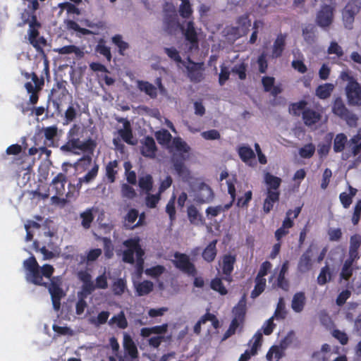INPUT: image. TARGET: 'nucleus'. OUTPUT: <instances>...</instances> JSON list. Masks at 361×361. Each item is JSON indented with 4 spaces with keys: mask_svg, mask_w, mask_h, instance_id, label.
I'll list each match as a JSON object with an SVG mask.
<instances>
[{
    "mask_svg": "<svg viewBox=\"0 0 361 361\" xmlns=\"http://www.w3.org/2000/svg\"><path fill=\"white\" fill-rule=\"evenodd\" d=\"M266 282H267L266 279H260V278L255 277V285L254 289L251 292V295H250L252 298H257L259 295H260L264 292V290H265V288H266Z\"/></svg>",
    "mask_w": 361,
    "mask_h": 361,
    "instance_id": "obj_36",
    "label": "nucleus"
},
{
    "mask_svg": "<svg viewBox=\"0 0 361 361\" xmlns=\"http://www.w3.org/2000/svg\"><path fill=\"white\" fill-rule=\"evenodd\" d=\"M67 178L65 174L59 173L52 180L50 187L51 190L54 192L52 200L54 201H59L61 199L59 196H62L65 192V184Z\"/></svg>",
    "mask_w": 361,
    "mask_h": 361,
    "instance_id": "obj_8",
    "label": "nucleus"
},
{
    "mask_svg": "<svg viewBox=\"0 0 361 361\" xmlns=\"http://www.w3.org/2000/svg\"><path fill=\"white\" fill-rule=\"evenodd\" d=\"M233 313L234 315L233 318L245 321L246 314L245 303L243 301H240L238 305L233 307Z\"/></svg>",
    "mask_w": 361,
    "mask_h": 361,
    "instance_id": "obj_50",
    "label": "nucleus"
},
{
    "mask_svg": "<svg viewBox=\"0 0 361 361\" xmlns=\"http://www.w3.org/2000/svg\"><path fill=\"white\" fill-rule=\"evenodd\" d=\"M154 180L152 175L146 174L138 179V185L141 190L149 193L153 188Z\"/></svg>",
    "mask_w": 361,
    "mask_h": 361,
    "instance_id": "obj_30",
    "label": "nucleus"
},
{
    "mask_svg": "<svg viewBox=\"0 0 361 361\" xmlns=\"http://www.w3.org/2000/svg\"><path fill=\"white\" fill-rule=\"evenodd\" d=\"M188 218L194 225L203 224L204 221L197 209L194 205L188 206L187 209Z\"/></svg>",
    "mask_w": 361,
    "mask_h": 361,
    "instance_id": "obj_27",
    "label": "nucleus"
},
{
    "mask_svg": "<svg viewBox=\"0 0 361 361\" xmlns=\"http://www.w3.org/2000/svg\"><path fill=\"white\" fill-rule=\"evenodd\" d=\"M175 200L176 196L173 195L166 207V212L169 214L171 221L176 219Z\"/></svg>",
    "mask_w": 361,
    "mask_h": 361,
    "instance_id": "obj_63",
    "label": "nucleus"
},
{
    "mask_svg": "<svg viewBox=\"0 0 361 361\" xmlns=\"http://www.w3.org/2000/svg\"><path fill=\"white\" fill-rule=\"evenodd\" d=\"M32 80L34 84L31 82H27L25 84V87L27 92L30 94V104H36L39 99V92L42 90L44 81L43 78H39L35 73H32Z\"/></svg>",
    "mask_w": 361,
    "mask_h": 361,
    "instance_id": "obj_6",
    "label": "nucleus"
},
{
    "mask_svg": "<svg viewBox=\"0 0 361 361\" xmlns=\"http://www.w3.org/2000/svg\"><path fill=\"white\" fill-rule=\"evenodd\" d=\"M184 36L185 40L189 42L190 44V49H198L199 47V41L197 33L195 30L194 23L192 21H189L187 23V27L184 32Z\"/></svg>",
    "mask_w": 361,
    "mask_h": 361,
    "instance_id": "obj_14",
    "label": "nucleus"
},
{
    "mask_svg": "<svg viewBox=\"0 0 361 361\" xmlns=\"http://www.w3.org/2000/svg\"><path fill=\"white\" fill-rule=\"evenodd\" d=\"M179 13L181 17L183 18H188L192 13V9L190 1H182L180 8Z\"/></svg>",
    "mask_w": 361,
    "mask_h": 361,
    "instance_id": "obj_59",
    "label": "nucleus"
},
{
    "mask_svg": "<svg viewBox=\"0 0 361 361\" xmlns=\"http://www.w3.org/2000/svg\"><path fill=\"white\" fill-rule=\"evenodd\" d=\"M312 250L308 248L299 259L297 269L300 274H305L312 268Z\"/></svg>",
    "mask_w": 361,
    "mask_h": 361,
    "instance_id": "obj_13",
    "label": "nucleus"
},
{
    "mask_svg": "<svg viewBox=\"0 0 361 361\" xmlns=\"http://www.w3.org/2000/svg\"><path fill=\"white\" fill-rule=\"evenodd\" d=\"M174 257L173 264L177 269L189 276H195L197 274L195 264L190 261V258L186 254L176 252L174 254Z\"/></svg>",
    "mask_w": 361,
    "mask_h": 361,
    "instance_id": "obj_5",
    "label": "nucleus"
},
{
    "mask_svg": "<svg viewBox=\"0 0 361 361\" xmlns=\"http://www.w3.org/2000/svg\"><path fill=\"white\" fill-rule=\"evenodd\" d=\"M44 136L47 142H44L45 145L51 147L54 145V138L57 135V128L54 126L44 128Z\"/></svg>",
    "mask_w": 361,
    "mask_h": 361,
    "instance_id": "obj_47",
    "label": "nucleus"
},
{
    "mask_svg": "<svg viewBox=\"0 0 361 361\" xmlns=\"http://www.w3.org/2000/svg\"><path fill=\"white\" fill-rule=\"evenodd\" d=\"M41 27L39 22L37 23L36 25H30L28 30V39L30 43L35 48H39V41L37 39L39 32L38 29Z\"/></svg>",
    "mask_w": 361,
    "mask_h": 361,
    "instance_id": "obj_29",
    "label": "nucleus"
},
{
    "mask_svg": "<svg viewBox=\"0 0 361 361\" xmlns=\"http://www.w3.org/2000/svg\"><path fill=\"white\" fill-rule=\"evenodd\" d=\"M334 89V86L333 84L325 83L319 85L316 89L315 93L319 98L324 99L330 97Z\"/></svg>",
    "mask_w": 361,
    "mask_h": 361,
    "instance_id": "obj_33",
    "label": "nucleus"
},
{
    "mask_svg": "<svg viewBox=\"0 0 361 361\" xmlns=\"http://www.w3.org/2000/svg\"><path fill=\"white\" fill-rule=\"evenodd\" d=\"M80 218L82 219L81 224L85 229H88L91 226V224L94 220V216L91 209H87L85 212L80 214Z\"/></svg>",
    "mask_w": 361,
    "mask_h": 361,
    "instance_id": "obj_53",
    "label": "nucleus"
},
{
    "mask_svg": "<svg viewBox=\"0 0 361 361\" xmlns=\"http://www.w3.org/2000/svg\"><path fill=\"white\" fill-rule=\"evenodd\" d=\"M123 345L126 353L132 359H135L138 357V351L137 346L134 343L132 337L128 334H124L123 335Z\"/></svg>",
    "mask_w": 361,
    "mask_h": 361,
    "instance_id": "obj_17",
    "label": "nucleus"
},
{
    "mask_svg": "<svg viewBox=\"0 0 361 361\" xmlns=\"http://www.w3.org/2000/svg\"><path fill=\"white\" fill-rule=\"evenodd\" d=\"M102 251L99 248H95L90 250L87 255H81L80 256V264H83L85 262H94L97 260L102 255Z\"/></svg>",
    "mask_w": 361,
    "mask_h": 361,
    "instance_id": "obj_38",
    "label": "nucleus"
},
{
    "mask_svg": "<svg viewBox=\"0 0 361 361\" xmlns=\"http://www.w3.org/2000/svg\"><path fill=\"white\" fill-rule=\"evenodd\" d=\"M188 61L191 66L186 67L188 71V77L191 82H200L204 79V63H195L188 58Z\"/></svg>",
    "mask_w": 361,
    "mask_h": 361,
    "instance_id": "obj_9",
    "label": "nucleus"
},
{
    "mask_svg": "<svg viewBox=\"0 0 361 361\" xmlns=\"http://www.w3.org/2000/svg\"><path fill=\"white\" fill-rule=\"evenodd\" d=\"M121 194L123 197L129 200L135 198L137 195L135 189L126 183L123 184L121 186Z\"/></svg>",
    "mask_w": 361,
    "mask_h": 361,
    "instance_id": "obj_61",
    "label": "nucleus"
},
{
    "mask_svg": "<svg viewBox=\"0 0 361 361\" xmlns=\"http://www.w3.org/2000/svg\"><path fill=\"white\" fill-rule=\"evenodd\" d=\"M109 325L116 324L121 329H125L128 327V321L123 311H121L116 315H114L109 321Z\"/></svg>",
    "mask_w": 361,
    "mask_h": 361,
    "instance_id": "obj_31",
    "label": "nucleus"
},
{
    "mask_svg": "<svg viewBox=\"0 0 361 361\" xmlns=\"http://www.w3.org/2000/svg\"><path fill=\"white\" fill-rule=\"evenodd\" d=\"M247 65L244 62L235 64L231 69V72L237 74L240 80L246 78Z\"/></svg>",
    "mask_w": 361,
    "mask_h": 361,
    "instance_id": "obj_57",
    "label": "nucleus"
},
{
    "mask_svg": "<svg viewBox=\"0 0 361 361\" xmlns=\"http://www.w3.org/2000/svg\"><path fill=\"white\" fill-rule=\"evenodd\" d=\"M22 23L19 24L20 26L25 24L36 25L39 21L37 20V16L32 11L25 9L21 13Z\"/></svg>",
    "mask_w": 361,
    "mask_h": 361,
    "instance_id": "obj_35",
    "label": "nucleus"
},
{
    "mask_svg": "<svg viewBox=\"0 0 361 361\" xmlns=\"http://www.w3.org/2000/svg\"><path fill=\"white\" fill-rule=\"evenodd\" d=\"M236 24L239 28H240L241 34L246 35L250 30V27L251 26V20L249 18V16L247 14H244L239 16L236 20Z\"/></svg>",
    "mask_w": 361,
    "mask_h": 361,
    "instance_id": "obj_34",
    "label": "nucleus"
},
{
    "mask_svg": "<svg viewBox=\"0 0 361 361\" xmlns=\"http://www.w3.org/2000/svg\"><path fill=\"white\" fill-rule=\"evenodd\" d=\"M252 198V192L251 190L247 191L244 196L240 197L237 200V206L239 207H247L249 202Z\"/></svg>",
    "mask_w": 361,
    "mask_h": 361,
    "instance_id": "obj_64",
    "label": "nucleus"
},
{
    "mask_svg": "<svg viewBox=\"0 0 361 361\" xmlns=\"http://www.w3.org/2000/svg\"><path fill=\"white\" fill-rule=\"evenodd\" d=\"M214 198V194L209 185L205 183L199 184L195 192L194 201L197 204L209 203Z\"/></svg>",
    "mask_w": 361,
    "mask_h": 361,
    "instance_id": "obj_7",
    "label": "nucleus"
},
{
    "mask_svg": "<svg viewBox=\"0 0 361 361\" xmlns=\"http://www.w3.org/2000/svg\"><path fill=\"white\" fill-rule=\"evenodd\" d=\"M27 281L47 288L51 295L53 308L56 311L61 309V300L66 296L59 276L51 277L54 272L52 265L46 264L40 267L36 258L32 255L23 262Z\"/></svg>",
    "mask_w": 361,
    "mask_h": 361,
    "instance_id": "obj_1",
    "label": "nucleus"
},
{
    "mask_svg": "<svg viewBox=\"0 0 361 361\" xmlns=\"http://www.w3.org/2000/svg\"><path fill=\"white\" fill-rule=\"evenodd\" d=\"M286 315V312L285 310V302L283 298H280L279 299L276 308L274 312V317L276 319H284Z\"/></svg>",
    "mask_w": 361,
    "mask_h": 361,
    "instance_id": "obj_56",
    "label": "nucleus"
},
{
    "mask_svg": "<svg viewBox=\"0 0 361 361\" xmlns=\"http://www.w3.org/2000/svg\"><path fill=\"white\" fill-rule=\"evenodd\" d=\"M173 168L179 176L183 178H188L189 177V171L185 167L183 161H174Z\"/></svg>",
    "mask_w": 361,
    "mask_h": 361,
    "instance_id": "obj_54",
    "label": "nucleus"
},
{
    "mask_svg": "<svg viewBox=\"0 0 361 361\" xmlns=\"http://www.w3.org/2000/svg\"><path fill=\"white\" fill-rule=\"evenodd\" d=\"M350 192H342L340 194V202L345 208H348L352 203V199L357 192V189L350 186Z\"/></svg>",
    "mask_w": 361,
    "mask_h": 361,
    "instance_id": "obj_43",
    "label": "nucleus"
},
{
    "mask_svg": "<svg viewBox=\"0 0 361 361\" xmlns=\"http://www.w3.org/2000/svg\"><path fill=\"white\" fill-rule=\"evenodd\" d=\"M123 244L126 247H127L126 250H130L135 252L136 256L145 255V252L140 244V238L137 237L127 239Z\"/></svg>",
    "mask_w": 361,
    "mask_h": 361,
    "instance_id": "obj_25",
    "label": "nucleus"
},
{
    "mask_svg": "<svg viewBox=\"0 0 361 361\" xmlns=\"http://www.w3.org/2000/svg\"><path fill=\"white\" fill-rule=\"evenodd\" d=\"M82 133L83 129L78 125H74L68 132L67 141L61 147L60 149L65 153L92 154L97 147V143L90 137L82 139Z\"/></svg>",
    "mask_w": 361,
    "mask_h": 361,
    "instance_id": "obj_2",
    "label": "nucleus"
},
{
    "mask_svg": "<svg viewBox=\"0 0 361 361\" xmlns=\"http://www.w3.org/2000/svg\"><path fill=\"white\" fill-rule=\"evenodd\" d=\"M165 270L166 269L164 266L156 265L150 268L146 269L145 273L152 278H158L162 274H164Z\"/></svg>",
    "mask_w": 361,
    "mask_h": 361,
    "instance_id": "obj_55",
    "label": "nucleus"
},
{
    "mask_svg": "<svg viewBox=\"0 0 361 361\" xmlns=\"http://www.w3.org/2000/svg\"><path fill=\"white\" fill-rule=\"evenodd\" d=\"M315 27L313 25H308L302 29V36L308 44H312L315 41Z\"/></svg>",
    "mask_w": 361,
    "mask_h": 361,
    "instance_id": "obj_41",
    "label": "nucleus"
},
{
    "mask_svg": "<svg viewBox=\"0 0 361 361\" xmlns=\"http://www.w3.org/2000/svg\"><path fill=\"white\" fill-rule=\"evenodd\" d=\"M126 288V283L122 279H118L117 281H114L112 285V290L115 295H122Z\"/></svg>",
    "mask_w": 361,
    "mask_h": 361,
    "instance_id": "obj_58",
    "label": "nucleus"
},
{
    "mask_svg": "<svg viewBox=\"0 0 361 361\" xmlns=\"http://www.w3.org/2000/svg\"><path fill=\"white\" fill-rule=\"evenodd\" d=\"M146 194L145 205L150 209L155 208L161 200V193L158 192L154 195L150 194V192Z\"/></svg>",
    "mask_w": 361,
    "mask_h": 361,
    "instance_id": "obj_49",
    "label": "nucleus"
},
{
    "mask_svg": "<svg viewBox=\"0 0 361 361\" xmlns=\"http://www.w3.org/2000/svg\"><path fill=\"white\" fill-rule=\"evenodd\" d=\"M264 180L267 185V191L280 192L279 188L282 180L279 177L275 176L269 172H267L264 174Z\"/></svg>",
    "mask_w": 361,
    "mask_h": 361,
    "instance_id": "obj_19",
    "label": "nucleus"
},
{
    "mask_svg": "<svg viewBox=\"0 0 361 361\" xmlns=\"http://www.w3.org/2000/svg\"><path fill=\"white\" fill-rule=\"evenodd\" d=\"M155 136L158 143L161 145H168L172 138L171 134L167 130L157 131Z\"/></svg>",
    "mask_w": 361,
    "mask_h": 361,
    "instance_id": "obj_42",
    "label": "nucleus"
},
{
    "mask_svg": "<svg viewBox=\"0 0 361 361\" xmlns=\"http://www.w3.org/2000/svg\"><path fill=\"white\" fill-rule=\"evenodd\" d=\"M112 42L118 47V53L121 56H124V51L129 48V44L123 40L121 35H115L111 38Z\"/></svg>",
    "mask_w": 361,
    "mask_h": 361,
    "instance_id": "obj_39",
    "label": "nucleus"
},
{
    "mask_svg": "<svg viewBox=\"0 0 361 361\" xmlns=\"http://www.w3.org/2000/svg\"><path fill=\"white\" fill-rule=\"evenodd\" d=\"M164 30L169 35L176 33L180 27L177 16L175 13H166L163 20Z\"/></svg>",
    "mask_w": 361,
    "mask_h": 361,
    "instance_id": "obj_12",
    "label": "nucleus"
},
{
    "mask_svg": "<svg viewBox=\"0 0 361 361\" xmlns=\"http://www.w3.org/2000/svg\"><path fill=\"white\" fill-rule=\"evenodd\" d=\"M236 259L234 255H225L222 259V272L226 276L224 279L231 281V275L233 271L234 264Z\"/></svg>",
    "mask_w": 361,
    "mask_h": 361,
    "instance_id": "obj_15",
    "label": "nucleus"
},
{
    "mask_svg": "<svg viewBox=\"0 0 361 361\" xmlns=\"http://www.w3.org/2000/svg\"><path fill=\"white\" fill-rule=\"evenodd\" d=\"M118 161L114 160L109 161L105 167V174L106 178L110 183H113L116 180V176L118 173Z\"/></svg>",
    "mask_w": 361,
    "mask_h": 361,
    "instance_id": "obj_28",
    "label": "nucleus"
},
{
    "mask_svg": "<svg viewBox=\"0 0 361 361\" xmlns=\"http://www.w3.org/2000/svg\"><path fill=\"white\" fill-rule=\"evenodd\" d=\"M99 171V165L94 164L93 167L83 176L79 178V184L90 183L97 177Z\"/></svg>",
    "mask_w": 361,
    "mask_h": 361,
    "instance_id": "obj_40",
    "label": "nucleus"
},
{
    "mask_svg": "<svg viewBox=\"0 0 361 361\" xmlns=\"http://www.w3.org/2000/svg\"><path fill=\"white\" fill-rule=\"evenodd\" d=\"M332 21V12L329 7H324L317 14V23L321 27L329 26Z\"/></svg>",
    "mask_w": 361,
    "mask_h": 361,
    "instance_id": "obj_21",
    "label": "nucleus"
},
{
    "mask_svg": "<svg viewBox=\"0 0 361 361\" xmlns=\"http://www.w3.org/2000/svg\"><path fill=\"white\" fill-rule=\"evenodd\" d=\"M139 212L136 209H130L125 216L124 226L126 229H134L137 227L135 226V221L138 218Z\"/></svg>",
    "mask_w": 361,
    "mask_h": 361,
    "instance_id": "obj_32",
    "label": "nucleus"
},
{
    "mask_svg": "<svg viewBox=\"0 0 361 361\" xmlns=\"http://www.w3.org/2000/svg\"><path fill=\"white\" fill-rule=\"evenodd\" d=\"M110 315V312L108 311H102L99 312L96 318H92L91 319V323L95 326H99L102 324H104L109 319Z\"/></svg>",
    "mask_w": 361,
    "mask_h": 361,
    "instance_id": "obj_60",
    "label": "nucleus"
},
{
    "mask_svg": "<svg viewBox=\"0 0 361 361\" xmlns=\"http://www.w3.org/2000/svg\"><path fill=\"white\" fill-rule=\"evenodd\" d=\"M238 152L241 160L247 163L252 159L255 157V152L248 146H241L238 148Z\"/></svg>",
    "mask_w": 361,
    "mask_h": 361,
    "instance_id": "obj_37",
    "label": "nucleus"
},
{
    "mask_svg": "<svg viewBox=\"0 0 361 361\" xmlns=\"http://www.w3.org/2000/svg\"><path fill=\"white\" fill-rule=\"evenodd\" d=\"M217 242L216 239L211 241L202 252L203 259L208 263L214 262L217 255Z\"/></svg>",
    "mask_w": 361,
    "mask_h": 361,
    "instance_id": "obj_18",
    "label": "nucleus"
},
{
    "mask_svg": "<svg viewBox=\"0 0 361 361\" xmlns=\"http://www.w3.org/2000/svg\"><path fill=\"white\" fill-rule=\"evenodd\" d=\"M315 152V146L312 143L305 145L299 149V154L302 158H311Z\"/></svg>",
    "mask_w": 361,
    "mask_h": 361,
    "instance_id": "obj_52",
    "label": "nucleus"
},
{
    "mask_svg": "<svg viewBox=\"0 0 361 361\" xmlns=\"http://www.w3.org/2000/svg\"><path fill=\"white\" fill-rule=\"evenodd\" d=\"M137 87L140 92H145L152 99H155L157 97V88L147 81L137 80Z\"/></svg>",
    "mask_w": 361,
    "mask_h": 361,
    "instance_id": "obj_23",
    "label": "nucleus"
},
{
    "mask_svg": "<svg viewBox=\"0 0 361 361\" xmlns=\"http://www.w3.org/2000/svg\"><path fill=\"white\" fill-rule=\"evenodd\" d=\"M118 135L121 137V139L128 145H134L135 143L133 142V131L131 129V126L130 122L128 121H126L123 123V128L118 130Z\"/></svg>",
    "mask_w": 361,
    "mask_h": 361,
    "instance_id": "obj_26",
    "label": "nucleus"
},
{
    "mask_svg": "<svg viewBox=\"0 0 361 361\" xmlns=\"http://www.w3.org/2000/svg\"><path fill=\"white\" fill-rule=\"evenodd\" d=\"M95 289L96 286L93 281L83 283L82 285L81 291L78 292V295H82L87 298L89 295L92 294Z\"/></svg>",
    "mask_w": 361,
    "mask_h": 361,
    "instance_id": "obj_62",
    "label": "nucleus"
},
{
    "mask_svg": "<svg viewBox=\"0 0 361 361\" xmlns=\"http://www.w3.org/2000/svg\"><path fill=\"white\" fill-rule=\"evenodd\" d=\"M154 284L152 281L145 280L142 282L135 283V288L137 296H144L153 290Z\"/></svg>",
    "mask_w": 361,
    "mask_h": 361,
    "instance_id": "obj_24",
    "label": "nucleus"
},
{
    "mask_svg": "<svg viewBox=\"0 0 361 361\" xmlns=\"http://www.w3.org/2000/svg\"><path fill=\"white\" fill-rule=\"evenodd\" d=\"M361 8V0H351L345 6L343 11V21L345 28L351 29L355 16Z\"/></svg>",
    "mask_w": 361,
    "mask_h": 361,
    "instance_id": "obj_4",
    "label": "nucleus"
},
{
    "mask_svg": "<svg viewBox=\"0 0 361 361\" xmlns=\"http://www.w3.org/2000/svg\"><path fill=\"white\" fill-rule=\"evenodd\" d=\"M306 303V297L304 292L300 291L294 294L292 302L291 308L297 313L301 312L305 307Z\"/></svg>",
    "mask_w": 361,
    "mask_h": 361,
    "instance_id": "obj_20",
    "label": "nucleus"
},
{
    "mask_svg": "<svg viewBox=\"0 0 361 361\" xmlns=\"http://www.w3.org/2000/svg\"><path fill=\"white\" fill-rule=\"evenodd\" d=\"M173 147L178 152L187 153L190 150L189 146L180 137H176L172 142Z\"/></svg>",
    "mask_w": 361,
    "mask_h": 361,
    "instance_id": "obj_51",
    "label": "nucleus"
},
{
    "mask_svg": "<svg viewBox=\"0 0 361 361\" xmlns=\"http://www.w3.org/2000/svg\"><path fill=\"white\" fill-rule=\"evenodd\" d=\"M59 90H62V93L66 91L65 87L63 88V85L60 83H57L55 87L51 91V94L49 96V105L52 102L53 105H56V109L60 113L61 110H59V104L56 101L57 98V92Z\"/></svg>",
    "mask_w": 361,
    "mask_h": 361,
    "instance_id": "obj_45",
    "label": "nucleus"
},
{
    "mask_svg": "<svg viewBox=\"0 0 361 361\" xmlns=\"http://www.w3.org/2000/svg\"><path fill=\"white\" fill-rule=\"evenodd\" d=\"M96 52L99 54L104 56L108 61L111 60V54L110 48L105 45V42L104 39H100L95 47Z\"/></svg>",
    "mask_w": 361,
    "mask_h": 361,
    "instance_id": "obj_44",
    "label": "nucleus"
},
{
    "mask_svg": "<svg viewBox=\"0 0 361 361\" xmlns=\"http://www.w3.org/2000/svg\"><path fill=\"white\" fill-rule=\"evenodd\" d=\"M140 153L147 158L154 159L156 156L157 147L154 138L151 136H147L141 141Z\"/></svg>",
    "mask_w": 361,
    "mask_h": 361,
    "instance_id": "obj_10",
    "label": "nucleus"
},
{
    "mask_svg": "<svg viewBox=\"0 0 361 361\" xmlns=\"http://www.w3.org/2000/svg\"><path fill=\"white\" fill-rule=\"evenodd\" d=\"M307 103L305 100H300L298 102L292 103L289 107L290 113H298V111H302V113H316L314 111L312 110H305V107Z\"/></svg>",
    "mask_w": 361,
    "mask_h": 361,
    "instance_id": "obj_46",
    "label": "nucleus"
},
{
    "mask_svg": "<svg viewBox=\"0 0 361 361\" xmlns=\"http://www.w3.org/2000/svg\"><path fill=\"white\" fill-rule=\"evenodd\" d=\"M343 81L347 82L345 93L348 102L351 105L361 104V87L350 72H343L341 75Z\"/></svg>",
    "mask_w": 361,
    "mask_h": 361,
    "instance_id": "obj_3",
    "label": "nucleus"
},
{
    "mask_svg": "<svg viewBox=\"0 0 361 361\" xmlns=\"http://www.w3.org/2000/svg\"><path fill=\"white\" fill-rule=\"evenodd\" d=\"M210 287L212 290L218 292L221 295H225L228 293L226 288L224 286L222 281L219 278H214L211 281Z\"/></svg>",
    "mask_w": 361,
    "mask_h": 361,
    "instance_id": "obj_48",
    "label": "nucleus"
},
{
    "mask_svg": "<svg viewBox=\"0 0 361 361\" xmlns=\"http://www.w3.org/2000/svg\"><path fill=\"white\" fill-rule=\"evenodd\" d=\"M287 37V33L281 32L277 35L271 49V57L272 59H278L282 56L286 48Z\"/></svg>",
    "mask_w": 361,
    "mask_h": 361,
    "instance_id": "obj_11",
    "label": "nucleus"
},
{
    "mask_svg": "<svg viewBox=\"0 0 361 361\" xmlns=\"http://www.w3.org/2000/svg\"><path fill=\"white\" fill-rule=\"evenodd\" d=\"M280 192L267 191L266 197L263 202V212L269 214L274 208V204L279 201Z\"/></svg>",
    "mask_w": 361,
    "mask_h": 361,
    "instance_id": "obj_16",
    "label": "nucleus"
},
{
    "mask_svg": "<svg viewBox=\"0 0 361 361\" xmlns=\"http://www.w3.org/2000/svg\"><path fill=\"white\" fill-rule=\"evenodd\" d=\"M302 210V206L297 207L294 210L288 209L286 213V217L282 222L281 226L288 230L294 226L293 219L298 218Z\"/></svg>",
    "mask_w": 361,
    "mask_h": 361,
    "instance_id": "obj_22",
    "label": "nucleus"
}]
</instances>
